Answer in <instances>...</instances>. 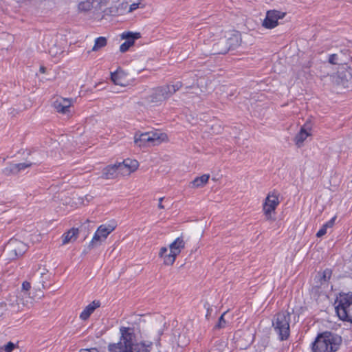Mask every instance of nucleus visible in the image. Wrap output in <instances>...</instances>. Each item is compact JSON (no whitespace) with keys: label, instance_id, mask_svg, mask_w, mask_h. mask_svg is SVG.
<instances>
[{"label":"nucleus","instance_id":"obj_7","mask_svg":"<svg viewBox=\"0 0 352 352\" xmlns=\"http://www.w3.org/2000/svg\"><path fill=\"white\" fill-rule=\"evenodd\" d=\"M279 203V195L277 192L268 193L263 204V212L267 221L275 220L276 209Z\"/></svg>","mask_w":352,"mask_h":352},{"label":"nucleus","instance_id":"obj_44","mask_svg":"<svg viewBox=\"0 0 352 352\" xmlns=\"http://www.w3.org/2000/svg\"><path fill=\"white\" fill-rule=\"evenodd\" d=\"M0 352H10V351H4V350L3 349V348H1V349H0Z\"/></svg>","mask_w":352,"mask_h":352},{"label":"nucleus","instance_id":"obj_30","mask_svg":"<svg viewBox=\"0 0 352 352\" xmlns=\"http://www.w3.org/2000/svg\"><path fill=\"white\" fill-rule=\"evenodd\" d=\"M104 12L105 14L111 15V16H117L118 14L117 6H113L108 8L104 10Z\"/></svg>","mask_w":352,"mask_h":352},{"label":"nucleus","instance_id":"obj_41","mask_svg":"<svg viewBox=\"0 0 352 352\" xmlns=\"http://www.w3.org/2000/svg\"><path fill=\"white\" fill-rule=\"evenodd\" d=\"M328 276V278L331 276V272L329 270H325L324 272V278L326 279V277Z\"/></svg>","mask_w":352,"mask_h":352},{"label":"nucleus","instance_id":"obj_39","mask_svg":"<svg viewBox=\"0 0 352 352\" xmlns=\"http://www.w3.org/2000/svg\"><path fill=\"white\" fill-rule=\"evenodd\" d=\"M31 285L30 283L28 281H24L22 284V289L23 290L28 291L30 289Z\"/></svg>","mask_w":352,"mask_h":352},{"label":"nucleus","instance_id":"obj_32","mask_svg":"<svg viewBox=\"0 0 352 352\" xmlns=\"http://www.w3.org/2000/svg\"><path fill=\"white\" fill-rule=\"evenodd\" d=\"M100 306V302L99 300H94L91 303H89V316L94 311V310Z\"/></svg>","mask_w":352,"mask_h":352},{"label":"nucleus","instance_id":"obj_1","mask_svg":"<svg viewBox=\"0 0 352 352\" xmlns=\"http://www.w3.org/2000/svg\"><path fill=\"white\" fill-rule=\"evenodd\" d=\"M120 340L117 343H110L108 345L109 352H150L148 347L152 344L146 345L144 343L135 342L134 329L121 327L120 328ZM89 352H98L96 349H89Z\"/></svg>","mask_w":352,"mask_h":352},{"label":"nucleus","instance_id":"obj_33","mask_svg":"<svg viewBox=\"0 0 352 352\" xmlns=\"http://www.w3.org/2000/svg\"><path fill=\"white\" fill-rule=\"evenodd\" d=\"M41 278H42V280H41V283L42 285L43 288V289L47 288L50 285L47 284L45 280L49 277V275L47 274V273L44 272V273H41Z\"/></svg>","mask_w":352,"mask_h":352},{"label":"nucleus","instance_id":"obj_29","mask_svg":"<svg viewBox=\"0 0 352 352\" xmlns=\"http://www.w3.org/2000/svg\"><path fill=\"white\" fill-rule=\"evenodd\" d=\"M117 8H118V14L122 15L125 12H127V10L129 9V3H128V2H122L121 3H119L117 6Z\"/></svg>","mask_w":352,"mask_h":352},{"label":"nucleus","instance_id":"obj_18","mask_svg":"<svg viewBox=\"0 0 352 352\" xmlns=\"http://www.w3.org/2000/svg\"><path fill=\"white\" fill-rule=\"evenodd\" d=\"M212 51L214 54H226L229 51L227 39H225L224 37L221 38L213 45Z\"/></svg>","mask_w":352,"mask_h":352},{"label":"nucleus","instance_id":"obj_17","mask_svg":"<svg viewBox=\"0 0 352 352\" xmlns=\"http://www.w3.org/2000/svg\"><path fill=\"white\" fill-rule=\"evenodd\" d=\"M32 165V162H23L19 164H11L9 167L4 169L3 172L6 175L17 174L21 170H25Z\"/></svg>","mask_w":352,"mask_h":352},{"label":"nucleus","instance_id":"obj_37","mask_svg":"<svg viewBox=\"0 0 352 352\" xmlns=\"http://www.w3.org/2000/svg\"><path fill=\"white\" fill-rule=\"evenodd\" d=\"M80 318L83 320L88 319V306L85 307L83 311L80 316Z\"/></svg>","mask_w":352,"mask_h":352},{"label":"nucleus","instance_id":"obj_23","mask_svg":"<svg viewBox=\"0 0 352 352\" xmlns=\"http://www.w3.org/2000/svg\"><path fill=\"white\" fill-rule=\"evenodd\" d=\"M115 229V227L109 224H102L100 226L96 232H98L104 239H107V236L111 233Z\"/></svg>","mask_w":352,"mask_h":352},{"label":"nucleus","instance_id":"obj_9","mask_svg":"<svg viewBox=\"0 0 352 352\" xmlns=\"http://www.w3.org/2000/svg\"><path fill=\"white\" fill-rule=\"evenodd\" d=\"M118 170L121 176H129L135 172L138 166L139 162L136 160L126 159L122 162L117 163Z\"/></svg>","mask_w":352,"mask_h":352},{"label":"nucleus","instance_id":"obj_5","mask_svg":"<svg viewBox=\"0 0 352 352\" xmlns=\"http://www.w3.org/2000/svg\"><path fill=\"white\" fill-rule=\"evenodd\" d=\"M185 244L183 236H179L169 245L170 252L168 254L167 248L162 247L159 252V256L163 259L164 264L172 265L175 263L177 256L184 249Z\"/></svg>","mask_w":352,"mask_h":352},{"label":"nucleus","instance_id":"obj_6","mask_svg":"<svg viewBox=\"0 0 352 352\" xmlns=\"http://www.w3.org/2000/svg\"><path fill=\"white\" fill-rule=\"evenodd\" d=\"M336 311L340 320L352 323V293L340 295Z\"/></svg>","mask_w":352,"mask_h":352},{"label":"nucleus","instance_id":"obj_25","mask_svg":"<svg viewBox=\"0 0 352 352\" xmlns=\"http://www.w3.org/2000/svg\"><path fill=\"white\" fill-rule=\"evenodd\" d=\"M106 239L96 231L91 241H89V248L100 246Z\"/></svg>","mask_w":352,"mask_h":352},{"label":"nucleus","instance_id":"obj_22","mask_svg":"<svg viewBox=\"0 0 352 352\" xmlns=\"http://www.w3.org/2000/svg\"><path fill=\"white\" fill-rule=\"evenodd\" d=\"M309 133L307 131V130L305 129V126H302L300 129V131L297 133L294 138V141L296 142V144L300 147L304 142V141L307 139V138L309 135Z\"/></svg>","mask_w":352,"mask_h":352},{"label":"nucleus","instance_id":"obj_16","mask_svg":"<svg viewBox=\"0 0 352 352\" xmlns=\"http://www.w3.org/2000/svg\"><path fill=\"white\" fill-rule=\"evenodd\" d=\"M111 79L115 85L125 87L127 85L126 74L120 69L111 74Z\"/></svg>","mask_w":352,"mask_h":352},{"label":"nucleus","instance_id":"obj_14","mask_svg":"<svg viewBox=\"0 0 352 352\" xmlns=\"http://www.w3.org/2000/svg\"><path fill=\"white\" fill-rule=\"evenodd\" d=\"M140 37V33H132V32H124L122 34V38L126 39L120 47L121 52H126L131 46L134 43V40L138 39Z\"/></svg>","mask_w":352,"mask_h":352},{"label":"nucleus","instance_id":"obj_13","mask_svg":"<svg viewBox=\"0 0 352 352\" xmlns=\"http://www.w3.org/2000/svg\"><path fill=\"white\" fill-rule=\"evenodd\" d=\"M224 38L227 39V45H228L229 50L235 49L241 43V34L236 31L228 32Z\"/></svg>","mask_w":352,"mask_h":352},{"label":"nucleus","instance_id":"obj_3","mask_svg":"<svg viewBox=\"0 0 352 352\" xmlns=\"http://www.w3.org/2000/svg\"><path fill=\"white\" fill-rule=\"evenodd\" d=\"M183 84L177 81L173 85H165L153 89L152 92L145 98L149 104H158L170 98L176 91L179 90Z\"/></svg>","mask_w":352,"mask_h":352},{"label":"nucleus","instance_id":"obj_21","mask_svg":"<svg viewBox=\"0 0 352 352\" xmlns=\"http://www.w3.org/2000/svg\"><path fill=\"white\" fill-rule=\"evenodd\" d=\"M148 133L149 134L151 145H157L162 142L166 141L167 140V135L164 133L149 131Z\"/></svg>","mask_w":352,"mask_h":352},{"label":"nucleus","instance_id":"obj_36","mask_svg":"<svg viewBox=\"0 0 352 352\" xmlns=\"http://www.w3.org/2000/svg\"><path fill=\"white\" fill-rule=\"evenodd\" d=\"M338 56L336 54L329 56V62L333 65H337L338 63Z\"/></svg>","mask_w":352,"mask_h":352},{"label":"nucleus","instance_id":"obj_4","mask_svg":"<svg viewBox=\"0 0 352 352\" xmlns=\"http://www.w3.org/2000/svg\"><path fill=\"white\" fill-rule=\"evenodd\" d=\"M291 315L289 312L281 311L276 314L272 320V326L280 340H287L290 335Z\"/></svg>","mask_w":352,"mask_h":352},{"label":"nucleus","instance_id":"obj_42","mask_svg":"<svg viewBox=\"0 0 352 352\" xmlns=\"http://www.w3.org/2000/svg\"><path fill=\"white\" fill-rule=\"evenodd\" d=\"M40 72H41V73H45V67H43V66H41V67H40Z\"/></svg>","mask_w":352,"mask_h":352},{"label":"nucleus","instance_id":"obj_40","mask_svg":"<svg viewBox=\"0 0 352 352\" xmlns=\"http://www.w3.org/2000/svg\"><path fill=\"white\" fill-rule=\"evenodd\" d=\"M164 199V197H160L159 199L158 208L164 209L165 206L162 204V201Z\"/></svg>","mask_w":352,"mask_h":352},{"label":"nucleus","instance_id":"obj_26","mask_svg":"<svg viewBox=\"0 0 352 352\" xmlns=\"http://www.w3.org/2000/svg\"><path fill=\"white\" fill-rule=\"evenodd\" d=\"M336 217H333L329 221L324 223L322 227L316 233L317 237H322L327 233V228H332L335 223Z\"/></svg>","mask_w":352,"mask_h":352},{"label":"nucleus","instance_id":"obj_31","mask_svg":"<svg viewBox=\"0 0 352 352\" xmlns=\"http://www.w3.org/2000/svg\"><path fill=\"white\" fill-rule=\"evenodd\" d=\"M226 314V312H224L219 318L218 323L215 326V328L217 329H222L226 327V322L224 319V315Z\"/></svg>","mask_w":352,"mask_h":352},{"label":"nucleus","instance_id":"obj_8","mask_svg":"<svg viewBox=\"0 0 352 352\" xmlns=\"http://www.w3.org/2000/svg\"><path fill=\"white\" fill-rule=\"evenodd\" d=\"M285 14V12L276 10H268L266 13V16L262 23V25L267 29L274 28L278 24V19H283Z\"/></svg>","mask_w":352,"mask_h":352},{"label":"nucleus","instance_id":"obj_11","mask_svg":"<svg viewBox=\"0 0 352 352\" xmlns=\"http://www.w3.org/2000/svg\"><path fill=\"white\" fill-rule=\"evenodd\" d=\"M109 0H91L89 1V12L97 17H102V13L104 12V8L107 6Z\"/></svg>","mask_w":352,"mask_h":352},{"label":"nucleus","instance_id":"obj_43","mask_svg":"<svg viewBox=\"0 0 352 352\" xmlns=\"http://www.w3.org/2000/svg\"><path fill=\"white\" fill-rule=\"evenodd\" d=\"M79 352H88V349H80Z\"/></svg>","mask_w":352,"mask_h":352},{"label":"nucleus","instance_id":"obj_27","mask_svg":"<svg viewBox=\"0 0 352 352\" xmlns=\"http://www.w3.org/2000/svg\"><path fill=\"white\" fill-rule=\"evenodd\" d=\"M107 44V40L106 37L100 36L96 38L94 45L91 49L93 52H98L102 47H105Z\"/></svg>","mask_w":352,"mask_h":352},{"label":"nucleus","instance_id":"obj_38","mask_svg":"<svg viewBox=\"0 0 352 352\" xmlns=\"http://www.w3.org/2000/svg\"><path fill=\"white\" fill-rule=\"evenodd\" d=\"M14 348V344L12 342H9L6 345L4 346L3 349L4 351H8L11 352Z\"/></svg>","mask_w":352,"mask_h":352},{"label":"nucleus","instance_id":"obj_35","mask_svg":"<svg viewBox=\"0 0 352 352\" xmlns=\"http://www.w3.org/2000/svg\"><path fill=\"white\" fill-rule=\"evenodd\" d=\"M78 10L80 12H86L88 10V3L87 1H82L78 4Z\"/></svg>","mask_w":352,"mask_h":352},{"label":"nucleus","instance_id":"obj_10","mask_svg":"<svg viewBox=\"0 0 352 352\" xmlns=\"http://www.w3.org/2000/svg\"><path fill=\"white\" fill-rule=\"evenodd\" d=\"M8 250L13 255L12 258L22 256L28 250L27 245L16 239H11L7 245Z\"/></svg>","mask_w":352,"mask_h":352},{"label":"nucleus","instance_id":"obj_24","mask_svg":"<svg viewBox=\"0 0 352 352\" xmlns=\"http://www.w3.org/2000/svg\"><path fill=\"white\" fill-rule=\"evenodd\" d=\"M209 178L210 175L208 174L197 177L191 182V186L193 188L202 187L208 182Z\"/></svg>","mask_w":352,"mask_h":352},{"label":"nucleus","instance_id":"obj_19","mask_svg":"<svg viewBox=\"0 0 352 352\" xmlns=\"http://www.w3.org/2000/svg\"><path fill=\"white\" fill-rule=\"evenodd\" d=\"M134 142L139 147H144L147 145H151L149 134L148 132L139 135L136 133L134 137Z\"/></svg>","mask_w":352,"mask_h":352},{"label":"nucleus","instance_id":"obj_2","mask_svg":"<svg viewBox=\"0 0 352 352\" xmlns=\"http://www.w3.org/2000/svg\"><path fill=\"white\" fill-rule=\"evenodd\" d=\"M342 343L340 336L331 331L318 334L311 344L312 352H337Z\"/></svg>","mask_w":352,"mask_h":352},{"label":"nucleus","instance_id":"obj_15","mask_svg":"<svg viewBox=\"0 0 352 352\" xmlns=\"http://www.w3.org/2000/svg\"><path fill=\"white\" fill-rule=\"evenodd\" d=\"M117 164L108 165L102 170L101 177L105 179H114L120 176Z\"/></svg>","mask_w":352,"mask_h":352},{"label":"nucleus","instance_id":"obj_12","mask_svg":"<svg viewBox=\"0 0 352 352\" xmlns=\"http://www.w3.org/2000/svg\"><path fill=\"white\" fill-rule=\"evenodd\" d=\"M72 101L67 98H60L53 102V107L58 113L67 114L70 112Z\"/></svg>","mask_w":352,"mask_h":352},{"label":"nucleus","instance_id":"obj_28","mask_svg":"<svg viewBox=\"0 0 352 352\" xmlns=\"http://www.w3.org/2000/svg\"><path fill=\"white\" fill-rule=\"evenodd\" d=\"M177 342L179 346L184 347L188 344L189 340L185 334H179Z\"/></svg>","mask_w":352,"mask_h":352},{"label":"nucleus","instance_id":"obj_34","mask_svg":"<svg viewBox=\"0 0 352 352\" xmlns=\"http://www.w3.org/2000/svg\"><path fill=\"white\" fill-rule=\"evenodd\" d=\"M142 4L141 0H140L138 3H133L129 6V9L127 10L128 13L132 12L134 10H137L140 8V5Z\"/></svg>","mask_w":352,"mask_h":352},{"label":"nucleus","instance_id":"obj_20","mask_svg":"<svg viewBox=\"0 0 352 352\" xmlns=\"http://www.w3.org/2000/svg\"><path fill=\"white\" fill-rule=\"evenodd\" d=\"M79 230L72 228L62 235V245H65L69 243L76 241Z\"/></svg>","mask_w":352,"mask_h":352}]
</instances>
